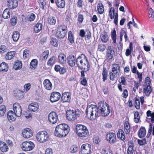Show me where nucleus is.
<instances>
[{"mask_svg":"<svg viewBox=\"0 0 154 154\" xmlns=\"http://www.w3.org/2000/svg\"><path fill=\"white\" fill-rule=\"evenodd\" d=\"M98 107L95 105L91 104L87 107L85 113L87 117L90 119L93 120L98 117V111L102 116H108L110 109L108 104L104 101H101L99 103Z\"/></svg>","mask_w":154,"mask_h":154,"instance_id":"f257e3e1","label":"nucleus"},{"mask_svg":"<svg viewBox=\"0 0 154 154\" xmlns=\"http://www.w3.org/2000/svg\"><path fill=\"white\" fill-rule=\"evenodd\" d=\"M69 130V127L68 125L64 123L61 124L56 126L54 134L57 137H63L67 135Z\"/></svg>","mask_w":154,"mask_h":154,"instance_id":"f03ea898","label":"nucleus"},{"mask_svg":"<svg viewBox=\"0 0 154 154\" xmlns=\"http://www.w3.org/2000/svg\"><path fill=\"white\" fill-rule=\"evenodd\" d=\"M79 63H77V66L81 69L87 71L89 69L90 65L85 55L83 54L78 57Z\"/></svg>","mask_w":154,"mask_h":154,"instance_id":"7ed1b4c3","label":"nucleus"},{"mask_svg":"<svg viewBox=\"0 0 154 154\" xmlns=\"http://www.w3.org/2000/svg\"><path fill=\"white\" fill-rule=\"evenodd\" d=\"M76 132L80 137L84 138L88 137L89 135V131L87 127L81 124H77L75 127Z\"/></svg>","mask_w":154,"mask_h":154,"instance_id":"20e7f679","label":"nucleus"},{"mask_svg":"<svg viewBox=\"0 0 154 154\" xmlns=\"http://www.w3.org/2000/svg\"><path fill=\"white\" fill-rule=\"evenodd\" d=\"M36 137L39 142L43 143L48 140L49 137L48 133L46 131H42L37 133Z\"/></svg>","mask_w":154,"mask_h":154,"instance_id":"39448f33","label":"nucleus"},{"mask_svg":"<svg viewBox=\"0 0 154 154\" xmlns=\"http://www.w3.org/2000/svg\"><path fill=\"white\" fill-rule=\"evenodd\" d=\"M108 16L110 18V20L109 21H111L112 20L114 19V23L116 26L118 25V22L119 15L117 12L115 13V9L113 7H111L109 10Z\"/></svg>","mask_w":154,"mask_h":154,"instance_id":"423d86ee","label":"nucleus"},{"mask_svg":"<svg viewBox=\"0 0 154 154\" xmlns=\"http://www.w3.org/2000/svg\"><path fill=\"white\" fill-rule=\"evenodd\" d=\"M34 147V144L32 142L27 140L25 141L22 143L21 148L23 151H28L32 150Z\"/></svg>","mask_w":154,"mask_h":154,"instance_id":"0eeeda50","label":"nucleus"},{"mask_svg":"<svg viewBox=\"0 0 154 154\" xmlns=\"http://www.w3.org/2000/svg\"><path fill=\"white\" fill-rule=\"evenodd\" d=\"M75 111L73 110H67L66 112V118L69 121H73L77 119V116L79 117V114H78Z\"/></svg>","mask_w":154,"mask_h":154,"instance_id":"6e6552de","label":"nucleus"},{"mask_svg":"<svg viewBox=\"0 0 154 154\" xmlns=\"http://www.w3.org/2000/svg\"><path fill=\"white\" fill-rule=\"evenodd\" d=\"M91 146L89 143H84L81 146L80 154H91Z\"/></svg>","mask_w":154,"mask_h":154,"instance_id":"1a4fd4ad","label":"nucleus"},{"mask_svg":"<svg viewBox=\"0 0 154 154\" xmlns=\"http://www.w3.org/2000/svg\"><path fill=\"white\" fill-rule=\"evenodd\" d=\"M115 54V51L113 47L111 46H108L106 53V60L108 61H110L113 57Z\"/></svg>","mask_w":154,"mask_h":154,"instance_id":"9d476101","label":"nucleus"},{"mask_svg":"<svg viewBox=\"0 0 154 154\" xmlns=\"http://www.w3.org/2000/svg\"><path fill=\"white\" fill-rule=\"evenodd\" d=\"M61 101L63 103H69L71 99V94L69 92L63 93L61 95Z\"/></svg>","mask_w":154,"mask_h":154,"instance_id":"9b49d317","label":"nucleus"},{"mask_svg":"<svg viewBox=\"0 0 154 154\" xmlns=\"http://www.w3.org/2000/svg\"><path fill=\"white\" fill-rule=\"evenodd\" d=\"M61 96V94L59 92L54 91L51 94L50 100L51 103H54L58 101Z\"/></svg>","mask_w":154,"mask_h":154,"instance_id":"f8f14e48","label":"nucleus"},{"mask_svg":"<svg viewBox=\"0 0 154 154\" xmlns=\"http://www.w3.org/2000/svg\"><path fill=\"white\" fill-rule=\"evenodd\" d=\"M48 119L50 122L55 124L58 120V116L55 112L52 111L48 115Z\"/></svg>","mask_w":154,"mask_h":154,"instance_id":"ddd939ff","label":"nucleus"},{"mask_svg":"<svg viewBox=\"0 0 154 154\" xmlns=\"http://www.w3.org/2000/svg\"><path fill=\"white\" fill-rule=\"evenodd\" d=\"M13 112L17 116L20 117L22 114V111L21 107L18 103H15L13 104Z\"/></svg>","mask_w":154,"mask_h":154,"instance_id":"4468645a","label":"nucleus"},{"mask_svg":"<svg viewBox=\"0 0 154 154\" xmlns=\"http://www.w3.org/2000/svg\"><path fill=\"white\" fill-rule=\"evenodd\" d=\"M78 57L77 58L73 55H70L68 57V63L70 66L73 67L75 64L77 65L79 62Z\"/></svg>","mask_w":154,"mask_h":154,"instance_id":"2eb2a0df","label":"nucleus"},{"mask_svg":"<svg viewBox=\"0 0 154 154\" xmlns=\"http://www.w3.org/2000/svg\"><path fill=\"white\" fill-rule=\"evenodd\" d=\"M106 138L110 143L113 144L116 142V135L113 132H109L106 134Z\"/></svg>","mask_w":154,"mask_h":154,"instance_id":"dca6fc26","label":"nucleus"},{"mask_svg":"<svg viewBox=\"0 0 154 154\" xmlns=\"http://www.w3.org/2000/svg\"><path fill=\"white\" fill-rule=\"evenodd\" d=\"M7 5L9 8L13 10L16 8L18 6L17 0H7Z\"/></svg>","mask_w":154,"mask_h":154,"instance_id":"f3484780","label":"nucleus"},{"mask_svg":"<svg viewBox=\"0 0 154 154\" xmlns=\"http://www.w3.org/2000/svg\"><path fill=\"white\" fill-rule=\"evenodd\" d=\"M23 137L26 138H28L31 137L33 135L31 129L29 128H26L22 132Z\"/></svg>","mask_w":154,"mask_h":154,"instance_id":"a211bd4d","label":"nucleus"},{"mask_svg":"<svg viewBox=\"0 0 154 154\" xmlns=\"http://www.w3.org/2000/svg\"><path fill=\"white\" fill-rule=\"evenodd\" d=\"M152 91V88L150 85H143V92L144 95L149 96Z\"/></svg>","mask_w":154,"mask_h":154,"instance_id":"6ab92c4d","label":"nucleus"},{"mask_svg":"<svg viewBox=\"0 0 154 154\" xmlns=\"http://www.w3.org/2000/svg\"><path fill=\"white\" fill-rule=\"evenodd\" d=\"M66 55L63 53L59 54L58 56V62L61 64H64L66 63Z\"/></svg>","mask_w":154,"mask_h":154,"instance_id":"aec40b11","label":"nucleus"},{"mask_svg":"<svg viewBox=\"0 0 154 154\" xmlns=\"http://www.w3.org/2000/svg\"><path fill=\"white\" fill-rule=\"evenodd\" d=\"M39 106L38 103L33 102L28 106L29 109L32 111L35 112L37 111L39 108Z\"/></svg>","mask_w":154,"mask_h":154,"instance_id":"412c9836","label":"nucleus"},{"mask_svg":"<svg viewBox=\"0 0 154 154\" xmlns=\"http://www.w3.org/2000/svg\"><path fill=\"white\" fill-rule=\"evenodd\" d=\"M0 150L3 152H6L9 150V147L5 142L0 140Z\"/></svg>","mask_w":154,"mask_h":154,"instance_id":"4be33fe9","label":"nucleus"},{"mask_svg":"<svg viewBox=\"0 0 154 154\" xmlns=\"http://www.w3.org/2000/svg\"><path fill=\"white\" fill-rule=\"evenodd\" d=\"M16 114L12 111H9L7 113V118L8 119L10 122L14 121L16 119Z\"/></svg>","mask_w":154,"mask_h":154,"instance_id":"5701e85b","label":"nucleus"},{"mask_svg":"<svg viewBox=\"0 0 154 154\" xmlns=\"http://www.w3.org/2000/svg\"><path fill=\"white\" fill-rule=\"evenodd\" d=\"M128 148L127 149L128 154H133L134 150V143L132 141H130L128 142Z\"/></svg>","mask_w":154,"mask_h":154,"instance_id":"b1692460","label":"nucleus"},{"mask_svg":"<svg viewBox=\"0 0 154 154\" xmlns=\"http://www.w3.org/2000/svg\"><path fill=\"white\" fill-rule=\"evenodd\" d=\"M8 65L4 62H2L0 64V72H7L8 70Z\"/></svg>","mask_w":154,"mask_h":154,"instance_id":"393cba45","label":"nucleus"},{"mask_svg":"<svg viewBox=\"0 0 154 154\" xmlns=\"http://www.w3.org/2000/svg\"><path fill=\"white\" fill-rule=\"evenodd\" d=\"M146 131L145 127L142 126L139 130L138 132V135L139 138H143L146 135Z\"/></svg>","mask_w":154,"mask_h":154,"instance_id":"a878e982","label":"nucleus"},{"mask_svg":"<svg viewBox=\"0 0 154 154\" xmlns=\"http://www.w3.org/2000/svg\"><path fill=\"white\" fill-rule=\"evenodd\" d=\"M43 85L45 88L47 90H51L52 88V85L48 79H46L43 82Z\"/></svg>","mask_w":154,"mask_h":154,"instance_id":"bb28decb","label":"nucleus"},{"mask_svg":"<svg viewBox=\"0 0 154 154\" xmlns=\"http://www.w3.org/2000/svg\"><path fill=\"white\" fill-rule=\"evenodd\" d=\"M117 137L119 139L122 141L125 140V134L123 130L120 129L119 130L117 134Z\"/></svg>","mask_w":154,"mask_h":154,"instance_id":"cd10ccee","label":"nucleus"},{"mask_svg":"<svg viewBox=\"0 0 154 154\" xmlns=\"http://www.w3.org/2000/svg\"><path fill=\"white\" fill-rule=\"evenodd\" d=\"M49 54L48 50L45 51L40 55L39 59L42 61H45L48 58Z\"/></svg>","mask_w":154,"mask_h":154,"instance_id":"c85d7f7f","label":"nucleus"},{"mask_svg":"<svg viewBox=\"0 0 154 154\" xmlns=\"http://www.w3.org/2000/svg\"><path fill=\"white\" fill-rule=\"evenodd\" d=\"M23 91L18 90L14 91V97L17 99L21 100L23 98Z\"/></svg>","mask_w":154,"mask_h":154,"instance_id":"c756f323","label":"nucleus"},{"mask_svg":"<svg viewBox=\"0 0 154 154\" xmlns=\"http://www.w3.org/2000/svg\"><path fill=\"white\" fill-rule=\"evenodd\" d=\"M55 3L57 7L59 8H63L65 7V0H56Z\"/></svg>","mask_w":154,"mask_h":154,"instance_id":"7c9ffc66","label":"nucleus"},{"mask_svg":"<svg viewBox=\"0 0 154 154\" xmlns=\"http://www.w3.org/2000/svg\"><path fill=\"white\" fill-rule=\"evenodd\" d=\"M112 71L113 72H116L119 74L120 72V67L119 64L114 63L112 65Z\"/></svg>","mask_w":154,"mask_h":154,"instance_id":"2f4dec72","label":"nucleus"},{"mask_svg":"<svg viewBox=\"0 0 154 154\" xmlns=\"http://www.w3.org/2000/svg\"><path fill=\"white\" fill-rule=\"evenodd\" d=\"M15 53L14 51L8 52L5 55V59L8 60H11L14 57Z\"/></svg>","mask_w":154,"mask_h":154,"instance_id":"473e14b6","label":"nucleus"},{"mask_svg":"<svg viewBox=\"0 0 154 154\" xmlns=\"http://www.w3.org/2000/svg\"><path fill=\"white\" fill-rule=\"evenodd\" d=\"M131 130L130 124L128 121H126L124 124V130L126 134L129 133Z\"/></svg>","mask_w":154,"mask_h":154,"instance_id":"72a5a7b5","label":"nucleus"},{"mask_svg":"<svg viewBox=\"0 0 154 154\" xmlns=\"http://www.w3.org/2000/svg\"><path fill=\"white\" fill-rule=\"evenodd\" d=\"M56 57L54 56L51 57L47 61V65L48 66H53L56 63Z\"/></svg>","mask_w":154,"mask_h":154,"instance_id":"f704fd0d","label":"nucleus"},{"mask_svg":"<svg viewBox=\"0 0 154 154\" xmlns=\"http://www.w3.org/2000/svg\"><path fill=\"white\" fill-rule=\"evenodd\" d=\"M100 38L101 41L103 43H106L109 40V37L106 32H103L100 35Z\"/></svg>","mask_w":154,"mask_h":154,"instance_id":"c9c22d12","label":"nucleus"},{"mask_svg":"<svg viewBox=\"0 0 154 154\" xmlns=\"http://www.w3.org/2000/svg\"><path fill=\"white\" fill-rule=\"evenodd\" d=\"M67 32L57 30L56 32V36L60 39L63 38L65 37Z\"/></svg>","mask_w":154,"mask_h":154,"instance_id":"e433bc0d","label":"nucleus"},{"mask_svg":"<svg viewBox=\"0 0 154 154\" xmlns=\"http://www.w3.org/2000/svg\"><path fill=\"white\" fill-rule=\"evenodd\" d=\"M38 64V61L37 59H32L30 63V68L32 69H35L37 67Z\"/></svg>","mask_w":154,"mask_h":154,"instance_id":"4c0bfd02","label":"nucleus"},{"mask_svg":"<svg viewBox=\"0 0 154 154\" xmlns=\"http://www.w3.org/2000/svg\"><path fill=\"white\" fill-rule=\"evenodd\" d=\"M11 12L9 9H5L3 11L2 17L4 19L9 18L10 16Z\"/></svg>","mask_w":154,"mask_h":154,"instance_id":"58836bf2","label":"nucleus"},{"mask_svg":"<svg viewBox=\"0 0 154 154\" xmlns=\"http://www.w3.org/2000/svg\"><path fill=\"white\" fill-rule=\"evenodd\" d=\"M42 24L38 22L34 26V31L35 33H38L42 30Z\"/></svg>","mask_w":154,"mask_h":154,"instance_id":"ea45409f","label":"nucleus"},{"mask_svg":"<svg viewBox=\"0 0 154 154\" xmlns=\"http://www.w3.org/2000/svg\"><path fill=\"white\" fill-rule=\"evenodd\" d=\"M97 10L98 14H102L104 12V6L102 3H98L97 6Z\"/></svg>","mask_w":154,"mask_h":154,"instance_id":"a19ab883","label":"nucleus"},{"mask_svg":"<svg viewBox=\"0 0 154 154\" xmlns=\"http://www.w3.org/2000/svg\"><path fill=\"white\" fill-rule=\"evenodd\" d=\"M48 23L50 25H55L56 23V18L54 16H51L48 18L47 20Z\"/></svg>","mask_w":154,"mask_h":154,"instance_id":"79ce46f5","label":"nucleus"},{"mask_svg":"<svg viewBox=\"0 0 154 154\" xmlns=\"http://www.w3.org/2000/svg\"><path fill=\"white\" fill-rule=\"evenodd\" d=\"M119 75L117 73V72H111L109 73V79L110 80L112 81L116 80Z\"/></svg>","mask_w":154,"mask_h":154,"instance_id":"37998d69","label":"nucleus"},{"mask_svg":"<svg viewBox=\"0 0 154 154\" xmlns=\"http://www.w3.org/2000/svg\"><path fill=\"white\" fill-rule=\"evenodd\" d=\"M22 67V62L18 60L15 63L13 68L15 70H18L21 69Z\"/></svg>","mask_w":154,"mask_h":154,"instance_id":"c03bdc74","label":"nucleus"},{"mask_svg":"<svg viewBox=\"0 0 154 154\" xmlns=\"http://www.w3.org/2000/svg\"><path fill=\"white\" fill-rule=\"evenodd\" d=\"M57 30L67 32V26L63 24L59 25L57 27Z\"/></svg>","mask_w":154,"mask_h":154,"instance_id":"a18cd8bd","label":"nucleus"},{"mask_svg":"<svg viewBox=\"0 0 154 154\" xmlns=\"http://www.w3.org/2000/svg\"><path fill=\"white\" fill-rule=\"evenodd\" d=\"M140 119V117L139 113L138 111L135 112H134V120L136 123H138Z\"/></svg>","mask_w":154,"mask_h":154,"instance_id":"49530a36","label":"nucleus"},{"mask_svg":"<svg viewBox=\"0 0 154 154\" xmlns=\"http://www.w3.org/2000/svg\"><path fill=\"white\" fill-rule=\"evenodd\" d=\"M50 43L53 46L56 47L58 46L59 42L56 38H51Z\"/></svg>","mask_w":154,"mask_h":154,"instance_id":"de8ad7c7","label":"nucleus"},{"mask_svg":"<svg viewBox=\"0 0 154 154\" xmlns=\"http://www.w3.org/2000/svg\"><path fill=\"white\" fill-rule=\"evenodd\" d=\"M111 37L113 43L116 44V30L115 29L113 30L112 32H111Z\"/></svg>","mask_w":154,"mask_h":154,"instance_id":"09e8293b","label":"nucleus"},{"mask_svg":"<svg viewBox=\"0 0 154 154\" xmlns=\"http://www.w3.org/2000/svg\"><path fill=\"white\" fill-rule=\"evenodd\" d=\"M68 40L71 43L73 44L74 43V36L71 31H69L68 32Z\"/></svg>","mask_w":154,"mask_h":154,"instance_id":"8fccbe9b","label":"nucleus"},{"mask_svg":"<svg viewBox=\"0 0 154 154\" xmlns=\"http://www.w3.org/2000/svg\"><path fill=\"white\" fill-rule=\"evenodd\" d=\"M107 74L108 72L106 69V68L103 67L102 72L103 80V82H105L106 80Z\"/></svg>","mask_w":154,"mask_h":154,"instance_id":"3c124183","label":"nucleus"},{"mask_svg":"<svg viewBox=\"0 0 154 154\" xmlns=\"http://www.w3.org/2000/svg\"><path fill=\"white\" fill-rule=\"evenodd\" d=\"M6 106L4 105H2L0 106V117L3 116L6 112Z\"/></svg>","mask_w":154,"mask_h":154,"instance_id":"603ef678","label":"nucleus"},{"mask_svg":"<svg viewBox=\"0 0 154 154\" xmlns=\"http://www.w3.org/2000/svg\"><path fill=\"white\" fill-rule=\"evenodd\" d=\"M78 147L75 145H73L71 146L69 149L70 152L72 153H76L78 151Z\"/></svg>","mask_w":154,"mask_h":154,"instance_id":"864d4df0","label":"nucleus"},{"mask_svg":"<svg viewBox=\"0 0 154 154\" xmlns=\"http://www.w3.org/2000/svg\"><path fill=\"white\" fill-rule=\"evenodd\" d=\"M20 37L19 33L17 31L14 32L12 35V38L14 41L16 42L18 40Z\"/></svg>","mask_w":154,"mask_h":154,"instance_id":"5fc2aeb1","label":"nucleus"},{"mask_svg":"<svg viewBox=\"0 0 154 154\" xmlns=\"http://www.w3.org/2000/svg\"><path fill=\"white\" fill-rule=\"evenodd\" d=\"M134 106L137 109H140V103L138 98L136 97L134 98Z\"/></svg>","mask_w":154,"mask_h":154,"instance_id":"6e6d98bb","label":"nucleus"},{"mask_svg":"<svg viewBox=\"0 0 154 154\" xmlns=\"http://www.w3.org/2000/svg\"><path fill=\"white\" fill-rule=\"evenodd\" d=\"M35 18V16L33 13H31L29 14L27 17L28 21L30 22L33 21Z\"/></svg>","mask_w":154,"mask_h":154,"instance_id":"4d7b16f0","label":"nucleus"},{"mask_svg":"<svg viewBox=\"0 0 154 154\" xmlns=\"http://www.w3.org/2000/svg\"><path fill=\"white\" fill-rule=\"evenodd\" d=\"M106 48V46L105 45L101 44H99L98 46L97 50L101 52L104 51Z\"/></svg>","mask_w":154,"mask_h":154,"instance_id":"13d9d810","label":"nucleus"},{"mask_svg":"<svg viewBox=\"0 0 154 154\" xmlns=\"http://www.w3.org/2000/svg\"><path fill=\"white\" fill-rule=\"evenodd\" d=\"M38 3L40 8L42 9L43 10H45V7L46 5V2L44 0H42L41 1L39 2H38Z\"/></svg>","mask_w":154,"mask_h":154,"instance_id":"bf43d9fd","label":"nucleus"},{"mask_svg":"<svg viewBox=\"0 0 154 154\" xmlns=\"http://www.w3.org/2000/svg\"><path fill=\"white\" fill-rule=\"evenodd\" d=\"M102 154H113V153L111 149L105 148L103 149Z\"/></svg>","mask_w":154,"mask_h":154,"instance_id":"052dcab7","label":"nucleus"},{"mask_svg":"<svg viewBox=\"0 0 154 154\" xmlns=\"http://www.w3.org/2000/svg\"><path fill=\"white\" fill-rule=\"evenodd\" d=\"M122 2V0H115L113 2V6L114 8L118 9L120 3V2Z\"/></svg>","mask_w":154,"mask_h":154,"instance_id":"680f3d73","label":"nucleus"},{"mask_svg":"<svg viewBox=\"0 0 154 154\" xmlns=\"http://www.w3.org/2000/svg\"><path fill=\"white\" fill-rule=\"evenodd\" d=\"M100 140L98 137H96L93 138V142L95 145H99Z\"/></svg>","mask_w":154,"mask_h":154,"instance_id":"e2e57ef3","label":"nucleus"},{"mask_svg":"<svg viewBox=\"0 0 154 154\" xmlns=\"http://www.w3.org/2000/svg\"><path fill=\"white\" fill-rule=\"evenodd\" d=\"M17 17L15 16H14L11 19V24L12 26H14L17 23Z\"/></svg>","mask_w":154,"mask_h":154,"instance_id":"0e129e2a","label":"nucleus"},{"mask_svg":"<svg viewBox=\"0 0 154 154\" xmlns=\"http://www.w3.org/2000/svg\"><path fill=\"white\" fill-rule=\"evenodd\" d=\"M84 19V17L82 14H78V17L77 20L80 24H81L83 22Z\"/></svg>","mask_w":154,"mask_h":154,"instance_id":"69168bd1","label":"nucleus"},{"mask_svg":"<svg viewBox=\"0 0 154 154\" xmlns=\"http://www.w3.org/2000/svg\"><path fill=\"white\" fill-rule=\"evenodd\" d=\"M7 50L6 47L4 45H1L0 46V53L4 54L5 53Z\"/></svg>","mask_w":154,"mask_h":154,"instance_id":"338daca9","label":"nucleus"},{"mask_svg":"<svg viewBox=\"0 0 154 154\" xmlns=\"http://www.w3.org/2000/svg\"><path fill=\"white\" fill-rule=\"evenodd\" d=\"M86 35L85 36V38H87V40H89L91 37V32L89 30H86Z\"/></svg>","mask_w":154,"mask_h":154,"instance_id":"774afa93","label":"nucleus"}]
</instances>
